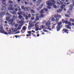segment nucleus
Here are the masks:
<instances>
[{
  "instance_id": "f257e3e1",
  "label": "nucleus",
  "mask_w": 74,
  "mask_h": 74,
  "mask_svg": "<svg viewBox=\"0 0 74 74\" xmlns=\"http://www.w3.org/2000/svg\"><path fill=\"white\" fill-rule=\"evenodd\" d=\"M50 1H47L46 2V4L48 5H50V6H53L54 8H56L57 7L55 5L56 3V1L55 0H49Z\"/></svg>"
},
{
  "instance_id": "f03ea898",
  "label": "nucleus",
  "mask_w": 74,
  "mask_h": 74,
  "mask_svg": "<svg viewBox=\"0 0 74 74\" xmlns=\"http://www.w3.org/2000/svg\"><path fill=\"white\" fill-rule=\"evenodd\" d=\"M57 24L55 23L54 24L53 26H52V28L51 29L50 27H51V22L50 21H48L46 23V26H47V27H48L47 28V29H49V31H51V30H53L55 28V25H56Z\"/></svg>"
},
{
  "instance_id": "7ed1b4c3",
  "label": "nucleus",
  "mask_w": 74,
  "mask_h": 74,
  "mask_svg": "<svg viewBox=\"0 0 74 74\" xmlns=\"http://www.w3.org/2000/svg\"><path fill=\"white\" fill-rule=\"evenodd\" d=\"M23 21H17V23H20V25H19L17 28V30H21V28L23 25Z\"/></svg>"
},
{
  "instance_id": "20e7f679",
  "label": "nucleus",
  "mask_w": 74,
  "mask_h": 74,
  "mask_svg": "<svg viewBox=\"0 0 74 74\" xmlns=\"http://www.w3.org/2000/svg\"><path fill=\"white\" fill-rule=\"evenodd\" d=\"M62 23V22H59V23H58V25L57 26L56 28L57 29V31H58V32L60 30L61 28H62V25H61Z\"/></svg>"
},
{
  "instance_id": "39448f33",
  "label": "nucleus",
  "mask_w": 74,
  "mask_h": 74,
  "mask_svg": "<svg viewBox=\"0 0 74 74\" xmlns=\"http://www.w3.org/2000/svg\"><path fill=\"white\" fill-rule=\"evenodd\" d=\"M14 27H12L11 28V29H10L8 32V34H14Z\"/></svg>"
},
{
  "instance_id": "423d86ee",
  "label": "nucleus",
  "mask_w": 74,
  "mask_h": 74,
  "mask_svg": "<svg viewBox=\"0 0 74 74\" xmlns=\"http://www.w3.org/2000/svg\"><path fill=\"white\" fill-rule=\"evenodd\" d=\"M9 21V25H11L12 26H13L15 25V23L14 22H13L14 20L13 19H10Z\"/></svg>"
},
{
  "instance_id": "0eeeda50",
  "label": "nucleus",
  "mask_w": 74,
  "mask_h": 74,
  "mask_svg": "<svg viewBox=\"0 0 74 74\" xmlns=\"http://www.w3.org/2000/svg\"><path fill=\"white\" fill-rule=\"evenodd\" d=\"M33 23L32 21H31L29 22V24L30 26L28 27V28H31V27H33Z\"/></svg>"
},
{
  "instance_id": "6e6552de",
  "label": "nucleus",
  "mask_w": 74,
  "mask_h": 74,
  "mask_svg": "<svg viewBox=\"0 0 74 74\" xmlns=\"http://www.w3.org/2000/svg\"><path fill=\"white\" fill-rule=\"evenodd\" d=\"M39 15V14L38 13L36 14V18L35 20H36L37 21H39V20L40 19V18H40V17L38 16Z\"/></svg>"
},
{
  "instance_id": "1a4fd4ad",
  "label": "nucleus",
  "mask_w": 74,
  "mask_h": 74,
  "mask_svg": "<svg viewBox=\"0 0 74 74\" xmlns=\"http://www.w3.org/2000/svg\"><path fill=\"white\" fill-rule=\"evenodd\" d=\"M43 6H44V4H41L39 6V8H37V10L38 11L39 10H41V8H42L43 7Z\"/></svg>"
},
{
  "instance_id": "9d476101",
  "label": "nucleus",
  "mask_w": 74,
  "mask_h": 74,
  "mask_svg": "<svg viewBox=\"0 0 74 74\" xmlns=\"http://www.w3.org/2000/svg\"><path fill=\"white\" fill-rule=\"evenodd\" d=\"M17 18H18V16H17L14 15L12 16V19L14 21L15 19H17Z\"/></svg>"
},
{
  "instance_id": "9b49d317",
  "label": "nucleus",
  "mask_w": 74,
  "mask_h": 74,
  "mask_svg": "<svg viewBox=\"0 0 74 74\" xmlns=\"http://www.w3.org/2000/svg\"><path fill=\"white\" fill-rule=\"evenodd\" d=\"M23 10L24 11H27V10L30 11V8H28L27 7H25L23 9Z\"/></svg>"
},
{
  "instance_id": "f8f14e48",
  "label": "nucleus",
  "mask_w": 74,
  "mask_h": 74,
  "mask_svg": "<svg viewBox=\"0 0 74 74\" xmlns=\"http://www.w3.org/2000/svg\"><path fill=\"white\" fill-rule=\"evenodd\" d=\"M70 10H73L74 8V4H71L70 5Z\"/></svg>"
},
{
  "instance_id": "ddd939ff",
  "label": "nucleus",
  "mask_w": 74,
  "mask_h": 74,
  "mask_svg": "<svg viewBox=\"0 0 74 74\" xmlns=\"http://www.w3.org/2000/svg\"><path fill=\"white\" fill-rule=\"evenodd\" d=\"M18 17V18L21 20H23V21L25 20V18H23V16H22V15H19Z\"/></svg>"
},
{
  "instance_id": "4468645a",
  "label": "nucleus",
  "mask_w": 74,
  "mask_h": 74,
  "mask_svg": "<svg viewBox=\"0 0 74 74\" xmlns=\"http://www.w3.org/2000/svg\"><path fill=\"white\" fill-rule=\"evenodd\" d=\"M45 16L46 15L45 14L44 15L43 14H41L40 15H39V17L40 18H44Z\"/></svg>"
},
{
  "instance_id": "2eb2a0df",
  "label": "nucleus",
  "mask_w": 74,
  "mask_h": 74,
  "mask_svg": "<svg viewBox=\"0 0 74 74\" xmlns=\"http://www.w3.org/2000/svg\"><path fill=\"white\" fill-rule=\"evenodd\" d=\"M41 28L42 29H47V28L46 27H45V25H42V26H40Z\"/></svg>"
},
{
  "instance_id": "dca6fc26",
  "label": "nucleus",
  "mask_w": 74,
  "mask_h": 74,
  "mask_svg": "<svg viewBox=\"0 0 74 74\" xmlns=\"http://www.w3.org/2000/svg\"><path fill=\"white\" fill-rule=\"evenodd\" d=\"M64 31L66 33H67V34H68V33H69V32H68V31H69V30L65 29H64L62 30V32H64Z\"/></svg>"
},
{
  "instance_id": "f3484780",
  "label": "nucleus",
  "mask_w": 74,
  "mask_h": 74,
  "mask_svg": "<svg viewBox=\"0 0 74 74\" xmlns=\"http://www.w3.org/2000/svg\"><path fill=\"white\" fill-rule=\"evenodd\" d=\"M54 18H58V17H59V18H61V16L59 15L58 14H55L54 16Z\"/></svg>"
},
{
  "instance_id": "a211bd4d",
  "label": "nucleus",
  "mask_w": 74,
  "mask_h": 74,
  "mask_svg": "<svg viewBox=\"0 0 74 74\" xmlns=\"http://www.w3.org/2000/svg\"><path fill=\"white\" fill-rule=\"evenodd\" d=\"M58 4L59 5H61V4H66V2H62L61 1H60V2H58Z\"/></svg>"
},
{
  "instance_id": "6ab92c4d",
  "label": "nucleus",
  "mask_w": 74,
  "mask_h": 74,
  "mask_svg": "<svg viewBox=\"0 0 74 74\" xmlns=\"http://www.w3.org/2000/svg\"><path fill=\"white\" fill-rule=\"evenodd\" d=\"M39 22H38L37 23L35 24V27H36V28H38L39 27L38 25H38V24L39 23Z\"/></svg>"
},
{
  "instance_id": "aec40b11",
  "label": "nucleus",
  "mask_w": 74,
  "mask_h": 74,
  "mask_svg": "<svg viewBox=\"0 0 74 74\" xmlns=\"http://www.w3.org/2000/svg\"><path fill=\"white\" fill-rule=\"evenodd\" d=\"M63 11V9H59L57 11V12H60L61 11Z\"/></svg>"
},
{
  "instance_id": "412c9836",
  "label": "nucleus",
  "mask_w": 74,
  "mask_h": 74,
  "mask_svg": "<svg viewBox=\"0 0 74 74\" xmlns=\"http://www.w3.org/2000/svg\"><path fill=\"white\" fill-rule=\"evenodd\" d=\"M2 1L3 4H5V3H6V0H2Z\"/></svg>"
},
{
  "instance_id": "4be33fe9",
  "label": "nucleus",
  "mask_w": 74,
  "mask_h": 74,
  "mask_svg": "<svg viewBox=\"0 0 74 74\" xmlns=\"http://www.w3.org/2000/svg\"><path fill=\"white\" fill-rule=\"evenodd\" d=\"M8 9L9 10H14V9L12 7V6H11L10 7H9L8 8Z\"/></svg>"
},
{
  "instance_id": "5701e85b",
  "label": "nucleus",
  "mask_w": 74,
  "mask_h": 74,
  "mask_svg": "<svg viewBox=\"0 0 74 74\" xmlns=\"http://www.w3.org/2000/svg\"><path fill=\"white\" fill-rule=\"evenodd\" d=\"M10 16H7L6 17V21H9L10 20Z\"/></svg>"
},
{
  "instance_id": "b1692460",
  "label": "nucleus",
  "mask_w": 74,
  "mask_h": 74,
  "mask_svg": "<svg viewBox=\"0 0 74 74\" xmlns=\"http://www.w3.org/2000/svg\"><path fill=\"white\" fill-rule=\"evenodd\" d=\"M6 7H5V6H4L1 8V10H6Z\"/></svg>"
},
{
  "instance_id": "393cba45",
  "label": "nucleus",
  "mask_w": 74,
  "mask_h": 74,
  "mask_svg": "<svg viewBox=\"0 0 74 74\" xmlns=\"http://www.w3.org/2000/svg\"><path fill=\"white\" fill-rule=\"evenodd\" d=\"M40 14H42L44 13V9H42L41 11L40 12Z\"/></svg>"
},
{
  "instance_id": "a878e982",
  "label": "nucleus",
  "mask_w": 74,
  "mask_h": 74,
  "mask_svg": "<svg viewBox=\"0 0 74 74\" xmlns=\"http://www.w3.org/2000/svg\"><path fill=\"white\" fill-rule=\"evenodd\" d=\"M3 32H1V33H4V34H8V33H7V32H5L4 31V30H3Z\"/></svg>"
},
{
  "instance_id": "bb28decb",
  "label": "nucleus",
  "mask_w": 74,
  "mask_h": 74,
  "mask_svg": "<svg viewBox=\"0 0 74 74\" xmlns=\"http://www.w3.org/2000/svg\"><path fill=\"white\" fill-rule=\"evenodd\" d=\"M59 18H57L56 19V20H55L56 22L57 23H59Z\"/></svg>"
},
{
  "instance_id": "cd10ccee",
  "label": "nucleus",
  "mask_w": 74,
  "mask_h": 74,
  "mask_svg": "<svg viewBox=\"0 0 74 74\" xmlns=\"http://www.w3.org/2000/svg\"><path fill=\"white\" fill-rule=\"evenodd\" d=\"M66 27L67 28V29H71V27L69 26L68 25H66Z\"/></svg>"
},
{
  "instance_id": "c85d7f7f",
  "label": "nucleus",
  "mask_w": 74,
  "mask_h": 74,
  "mask_svg": "<svg viewBox=\"0 0 74 74\" xmlns=\"http://www.w3.org/2000/svg\"><path fill=\"white\" fill-rule=\"evenodd\" d=\"M3 27H1V28H0V32L1 33H3Z\"/></svg>"
},
{
  "instance_id": "c756f323",
  "label": "nucleus",
  "mask_w": 74,
  "mask_h": 74,
  "mask_svg": "<svg viewBox=\"0 0 74 74\" xmlns=\"http://www.w3.org/2000/svg\"><path fill=\"white\" fill-rule=\"evenodd\" d=\"M30 12L32 13H35L36 12H35V11L33 10H30Z\"/></svg>"
},
{
  "instance_id": "7c9ffc66",
  "label": "nucleus",
  "mask_w": 74,
  "mask_h": 74,
  "mask_svg": "<svg viewBox=\"0 0 74 74\" xmlns=\"http://www.w3.org/2000/svg\"><path fill=\"white\" fill-rule=\"evenodd\" d=\"M26 26H24L22 28V30L26 31Z\"/></svg>"
},
{
  "instance_id": "2f4dec72",
  "label": "nucleus",
  "mask_w": 74,
  "mask_h": 74,
  "mask_svg": "<svg viewBox=\"0 0 74 74\" xmlns=\"http://www.w3.org/2000/svg\"><path fill=\"white\" fill-rule=\"evenodd\" d=\"M17 30H18V29H17L16 27L14 29L13 28V32H16L17 31Z\"/></svg>"
},
{
  "instance_id": "473e14b6",
  "label": "nucleus",
  "mask_w": 74,
  "mask_h": 74,
  "mask_svg": "<svg viewBox=\"0 0 74 74\" xmlns=\"http://www.w3.org/2000/svg\"><path fill=\"white\" fill-rule=\"evenodd\" d=\"M66 5H65L63 4L61 5V6H60V8H63L64 7H65Z\"/></svg>"
},
{
  "instance_id": "72a5a7b5",
  "label": "nucleus",
  "mask_w": 74,
  "mask_h": 74,
  "mask_svg": "<svg viewBox=\"0 0 74 74\" xmlns=\"http://www.w3.org/2000/svg\"><path fill=\"white\" fill-rule=\"evenodd\" d=\"M69 21H70V22H72L74 23V19H73L72 18H70L69 19Z\"/></svg>"
},
{
  "instance_id": "f704fd0d",
  "label": "nucleus",
  "mask_w": 74,
  "mask_h": 74,
  "mask_svg": "<svg viewBox=\"0 0 74 74\" xmlns=\"http://www.w3.org/2000/svg\"><path fill=\"white\" fill-rule=\"evenodd\" d=\"M67 53L68 55H70V54H71V53H72L69 50V51Z\"/></svg>"
},
{
  "instance_id": "c9c22d12",
  "label": "nucleus",
  "mask_w": 74,
  "mask_h": 74,
  "mask_svg": "<svg viewBox=\"0 0 74 74\" xmlns=\"http://www.w3.org/2000/svg\"><path fill=\"white\" fill-rule=\"evenodd\" d=\"M68 24L69 26H71V22L70 21H69L68 23Z\"/></svg>"
},
{
  "instance_id": "e433bc0d",
  "label": "nucleus",
  "mask_w": 74,
  "mask_h": 74,
  "mask_svg": "<svg viewBox=\"0 0 74 74\" xmlns=\"http://www.w3.org/2000/svg\"><path fill=\"white\" fill-rule=\"evenodd\" d=\"M51 21L52 22H54L55 21V19L53 17L51 19Z\"/></svg>"
},
{
  "instance_id": "4c0bfd02",
  "label": "nucleus",
  "mask_w": 74,
  "mask_h": 74,
  "mask_svg": "<svg viewBox=\"0 0 74 74\" xmlns=\"http://www.w3.org/2000/svg\"><path fill=\"white\" fill-rule=\"evenodd\" d=\"M16 11H14L13 12H12V14H13V15H15V14H16Z\"/></svg>"
},
{
  "instance_id": "58836bf2",
  "label": "nucleus",
  "mask_w": 74,
  "mask_h": 74,
  "mask_svg": "<svg viewBox=\"0 0 74 74\" xmlns=\"http://www.w3.org/2000/svg\"><path fill=\"white\" fill-rule=\"evenodd\" d=\"M25 30H23V29H22L21 30V33H24L25 32Z\"/></svg>"
},
{
  "instance_id": "ea45409f",
  "label": "nucleus",
  "mask_w": 74,
  "mask_h": 74,
  "mask_svg": "<svg viewBox=\"0 0 74 74\" xmlns=\"http://www.w3.org/2000/svg\"><path fill=\"white\" fill-rule=\"evenodd\" d=\"M0 14H1L2 15H4L5 14L4 13V12H1Z\"/></svg>"
},
{
  "instance_id": "a19ab883",
  "label": "nucleus",
  "mask_w": 74,
  "mask_h": 74,
  "mask_svg": "<svg viewBox=\"0 0 74 74\" xmlns=\"http://www.w3.org/2000/svg\"><path fill=\"white\" fill-rule=\"evenodd\" d=\"M28 17L29 18H31V14H29L28 15Z\"/></svg>"
},
{
  "instance_id": "79ce46f5",
  "label": "nucleus",
  "mask_w": 74,
  "mask_h": 74,
  "mask_svg": "<svg viewBox=\"0 0 74 74\" xmlns=\"http://www.w3.org/2000/svg\"><path fill=\"white\" fill-rule=\"evenodd\" d=\"M34 17L32 16L31 18V20H32V21L34 20Z\"/></svg>"
},
{
  "instance_id": "37998d69",
  "label": "nucleus",
  "mask_w": 74,
  "mask_h": 74,
  "mask_svg": "<svg viewBox=\"0 0 74 74\" xmlns=\"http://www.w3.org/2000/svg\"><path fill=\"white\" fill-rule=\"evenodd\" d=\"M50 6H51L48 5V6H47V8H49V9H51V7Z\"/></svg>"
},
{
  "instance_id": "c03bdc74",
  "label": "nucleus",
  "mask_w": 74,
  "mask_h": 74,
  "mask_svg": "<svg viewBox=\"0 0 74 74\" xmlns=\"http://www.w3.org/2000/svg\"><path fill=\"white\" fill-rule=\"evenodd\" d=\"M22 15L25 16H26V15H25V13L24 12H23L22 13Z\"/></svg>"
},
{
  "instance_id": "a18cd8bd",
  "label": "nucleus",
  "mask_w": 74,
  "mask_h": 74,
  "mask_svg": "<svg viewBox=\"0 0 74 74\" xmlns=\"http://www.w3.org/2000/svg\"><path fill=\"white\" fill-rule=\"evenodd\" d=\"M44 10L45 11H46V12H47V11H48V10L47 8H45L44 9Z\"/></svg>"
},
{
  "instance_id": "49530a36",
  "label": "nucleus",
  "mask_w": 74,
  "mask_h": 74,
  "mask_svg": "<svg viewBox=\"0 0 74 74\" xmlns=\"http://www.w3.org/2000/svg\"><path fill=\"white\" fill-rule=\"evenodd\" d=\"M8 2L9 3H13V2L12 1H10V0Z\"/></svg>"
},
{
  "instance_id": "de8ad7c7",
  "label": "nucleus",
  "mask_w": 74,
  "mask_h": 74,
  "mask_svg": "<svg viewBox=\"0 0 74 74\" xmlns=\"http://www.w3.org/2000/svg\"><path fill=\"white\" fill-rule=\"evenodd\" d=\"M68 22H69L67 21H64V23H65V24H68Z\"/></svg>"
},
{
  "instance_id": "09e8293b",
  "label": "nucleus",
  "mask_w": 74,
  "mask_h": 74,
  "mask_svg": "<svg viewBox=\"0 0 74 74\" xmlns=\"http://www.w3.org/2000/svg\"><path fill=\"white\" fill-rule=\"evenodd\" d=\"M37 22V20H35L33 22V24H34V23H36Z\"/></svg>"
},
{
  "instance_id": "8fccbe9b",
  "label": "nucleus",
  "mask_w": 74,
  "mask_h": 74,
  "mask_svg": "<svg viewBox=\"0 0 74 74\" xmlns=\"http://www.w3.org/2000/svg\"><path fill=\"white\" fill-rule=\"evenodd\" d=\"M25 16V19H26L27 20L28 19V16Z\"/></svg>"
},
{
  "instance_id": "3c124183",
  "label": "nucleus",
  "mask_w": 74,
  "mask_h": 74,
  "mask_svg": "<svg viewBox=\"0 0 74 74\" xmlns=\"http://www.w3.org/2000/svg\"><path fill=\"white\" fill-rule=\"evenodd\" d=\"M40 2L38 3H38H37V6H39V5H40Z\"/></svg>"
},
{
  "instance_id": "603ef678",
  "label": "nucleus",
  "mask_w": 74,
  "mask_h": 74,
  "mask_svg": "<svg viewBox=\"0 0 74 74\" xmlns=\"http://www.w3.org/2000/svg\"><path fill=\"white\" fill-rule=\"evenodd\" d=\"M28 34H30L31 33H32V31H29L28 32Z\"/></svg>"
},
{
  "instance_id": "864d4df0",
  "label": "nucleus",
  "mask_w": 74,
  "mask_h": 74,
  "mask_svg": "<svg viewBox=\"0 0 74 74\" xmlns=\"http://www.w3.org/2000/svg\"><path fill=\"white\" fill-rule=\"evenodd\" d=\"M65 16H66V17H69V15L67 14H65Z\"/></svg>"
},
{
  "instance_id": "5fc2aeb1",
  "label": "nucleus",
  "mask_w": 74,
  "mask_h": 74,
  "mask_svg": "<svg viewBox=\"0 0 74 74\" xmlns=\"http://www.w3.org/2000/svg\"><path fill=\"white\" fill-rule=\"evenodd\" d=\"M32 16H35V15H36V14H34V13H32Z\"/></svg>"
},
{
  "instance_id": "6e6d98bb",
  "label": "nucleus",
  "mask_w": 74,
  "mask_h": 74,
  "mask_svg": "<svg viewBox=\"0 0 74 74\" xmlns=\"http://www.w3.org/2000/svg\"><path fill=\"white\" fill-rule=\"evenodd\" d=\"M31 36V34H29L28 35V34H27L26 35V36L27 37H29V36Z\"/></svg>"
},
{
  "instance_id": "4d7b16f0",
  "label": "nucleus",
  "mask_w": 74,
  "mask_h": 74,
  "mask_svg": "<svg viewBox=\"0 0 74 74\" xmlns=\"http://www.w3.org/2000/svg\"><path fill=\"white\" fill-rule=\"evenodd\" d=\"M20 33V31H17L16 32V34H18V33Z\"/></svg>"
},
{
  "instance_id": "13d9d810",
  "label": "nucleus",
  "mask_w": 74,
  "mask_h": 74,
  "mask_svg": "<svg viewBox=\"0 0 74 74\" xmlns=\"http://www.w3.org/2000/svg\"><path fill=\"white\" fill-rule=\"evenodd\" d=\"M18 26V25L17 24H16L14 25L15 27H17V26Z\"/></svg>"
},
{
  "instance_id": "bf43d9fd",
  "label": "nucleus",
  "mask_w": 74,
  "mask_h": 74,
  "mask_svg": "<svg viewBox=\"0 0 74 74\" xmlns=\"http://www.w3.org/2000/svg\"><path fill=\"white\" fill-rule=\"evenodd\" d=\"M21 9H22V10H23V9H24L25 8H24V6H21Z\"/></svg>"
},
{
  "instance_id": "052dcab7",
  "label": "nucleus",
  "mask_w": 74,
  "mask_h": 74,
  "mask_svg": "<svg viewBox=\"0 0 74 74\" xmlns=\"http://www.w3.org/2000/svg\"><path fill=\"white\" fill-rule=\"evenodd\" d=\"M3 17V15H2L1 14H0V18H2ZM1 18H0V19H1Z\"/></svg>"
},
{
  "instance_id": "680f3d73",
  "label": "nucleus",
  "mask_w": 74,
  "mask_h": 74,
  "mask_svg": "<svg viewBox=\"0 0 74 74\" xmlns=\"http://www.w3.org/2000/svg\"><path fill=\"white\" fill-rule=\"evenodd\" d=\"M15 37L16 38H18V37H19V36L18 35H15Z\"/></svg>"
},
{
  "instance_id": "e2e57ef3",
  "label": "nucleus",
  "mask_w": 74,
  "mask_h": 74,
  "mask_svg": "<svg viewBox=\"0 0 74 74\" xmlns=\"http://www.w3.org/2000/svg\"><path fill=\"white\" fill-rule=\"evenodd\" d=\"M10 13L8 12H7V15H8V16H9V15H10Z\"/></svg>"
},
{
  "instance_id": "0e129e2a",
  "label": "nucleus",
  "mask_w": 74,
  "mask_h": 74,
  "mask_svg": "<svg viewBox=\"0 0 74 74\" xmlns=\"http://www.w3.org/2000/svg\"><path fill=\"white\" fill-rule=\"evenodd\" d=\"M15 11H18V9L17 8H16L15 9Z\"/></svg>"
},
{
  "instance_id": "69168bd1",
  "label": "nucleus",
  "mask_w": 74,
  "mask_h": 74,
  "mask_svg": "<svg viewBox=\"0 0 74 74\" xmlns=\"http://www.w3.org/2000/svg\"><path fill=\"white\" fill-rule=\"evenodd\" d=\"M18 11L19 12H21V9H18Z\"/></svg>"
},
{
  "instance_id": "338daca9",
  "label": "nucleus",
  "mask_w": 74,
  "mask_h": 74,
  "mask_svg": "<svg viewBox=\"0 0 74 74\" xmlns=\"http://www.w3.org/2000/svg\"><path fill=\"white\" fill-rule=\"evenodd\" d=\"M64 21H64V20L62 19V22H63V23H64Z\"/></svg>"
},
{
  "instance_id": "774afa93",
  "label": "nucleus",
  "mask_w": 74,
  "mask_h": 74,
  "mask_svg": "<svg viewBox=\"0 0 74 74\" xmlns=\"http://www.w3.org/2000/svg\"><path fill=\"white\" fill-rule=\"evenodd\" d=\"M16 6H17V5L15 4L14 5V7L15 8H16Z\"/></svg>"
}]
</instances>
